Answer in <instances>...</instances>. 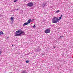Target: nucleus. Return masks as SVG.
Instances as JSON below:
<instances>
[{"mask_svg":"<svg viewBox=\"0 0 73 73\" xmlns=\"http://www.w3.org/2000/svg\"><path fill=\"white\" fill-rule=\"evenodd\" d=\"M14 34H15V35H14L15 36L17 37L24 35L25 33H24V31H23L22 30H19L15 32Z\"/></svg>","mask_w":73,"mask_h":73,"instance_id":"obj_1","label":"nucleus"},{"mask_svg":"<svg viewBox=\"0 0 73 73\" xmlns=\"http://www.w3.org/2000/svg\"><path fill=\"white\" fill-rule=\"evenodd\" d=\"M59 20L60 19H58V18L57 17H54L52 19V23L55 24L57 23L58 22H59Z\"/></svg>","mask_w":73,"mask_h":73,"instance_id":"obj_2","label":"nucleus"},{"mask_svg":"<svg viewBox=\"0 0 73 73\" xmlns=\"http://www.w3.org/2000/svg\"><path fill=\"white\" fill-rule=\"evenodd\" d=\"M27 5L28 7H31L33 6V4L32 2H29L27 4Z\"/></svg>","mask_w":73,"mask_h":73,"instance_id":"obj_3","label":"nucleus"},{"mask_svg":"<svg viewBox=\"0 0 73 73\" xmlns=\"http://www.w3.org/2000/svg\"><path fill=\"white\" fill-rule=\"evenodd\" d=\"M45 33H50V30L49 29H47L45 31Z\"/></svg>","mask_w":73,"mask_h":73,"instance_id":"obj_4","label":"nucleus"},{"mask_svg":"<svg viewBox=\"0 0 73 73\" xmlns=\"http://www.w3.org/2000/svg\"><path fill=\"white\" fill-rule=\"evenodd\" d=\"M47 6V4H46V3H43L42 5V7H44L45 6Z\"/></svg>","mask_w":73,"mask_h":73,"instance_id":"obj_5","label":"nucleus"},{"mask_svg":"<svg viewBox=\"0 0 73 73\" xmlns=\"http://www.w3.org/2000/svg\"><path fill=\"white\" fill-rule=\"evenodd\" d=\"M10 20L12 21V22H13V21H14V17H11Z\"/></svg>","mask_w":73,"mask_h":73,"instance_id":"obj_6","label":"nucleus"},{"mask_svg":"<svg viewBox=\"0 0 73 73\" xmlns=\"http://www.w3.org/2000/svg\"><path fill=\"white\" fill-rule=\"evenodd\" d=\"M27 72L26 70H23L21 72V73H27Z\"/></svg>","mask_w":73,"mask_h":73,"instance_id":"obj_7","label":"nucleus"},{"mask_svg":"<svg viewBox=\"0 0 73 73\" xmlns=\"http://www.w3.org/2000/svg\"><path fill=\"white\" fill-rule=\"evenodd\" d=\"M31 19H29L28 21H27V23H28V24H29L30 23H31Z\"/></svg>","mask_w":73,"mask_h":73,"instance_id":"obj_8","label":"nucleus"},{"mask_svg":"<svg viewBox=\"0 0 73 73\" xmlns=\"http://www.w3.org/2000/svg\"><path fill=\"white\" fill-rule=\"evenodd\" d=\"M28 23H25L23 24V26H25V25H28Z\"/></svg>","mask_w":73,"mask_h":73,"instance_id":"obj_9","label":"nucleus"},{"mask_svg":"<svg viewBox=\"0 0 73 73\" xmlns=\"http://www.w3.org/2000/svg\"><path fill=\"white\" fill-rule=\"evenodd\" d=\"M4 33H3V31H0V36L1 35H3Z\"/></svg>","mask_w":73,"mask_h":73,"instance_id":"obj_10","label":"nucleus"},{"mask_svg":"<svg viewBox=\"0 0 73 73\" xmlns=\"http://www.w3.org/2000/svg\"><path fill=\"white\" fill-rule=\"evenodd\" d=\"M63 37H64V36H60L59 37V38H63Z\"/></svg>","mask_w":73,"mask_h":73,"instance_id":"obj_11","label":"nucleus"},{"mask_svg":"<svg viewBox=\"0 0 73 73\" xmlns=\"http://www.w3.org/2000/svg\"><path fill=\"white\" fill-rule=\"evenodd\" d=\"M60 12V10H57L56 11V13H58V12Z\"/></svg>","mask_w":73,"mask_h":73,"instance_id":"obj_12","label":"nucleus"},{"mask_svg":"<svg viewBox=\"0 0 73 73\" xmlns=\"http://www.w3.org/2000/svg\"><path fill=\"white\" fill-rule=\"evenodd\" d=\"M18 0H14V3H16V1H17Z\"/></svg>","mask_w":73,"mask_h":73,"instance_id":"obj_13","label":"nucleus"},{"mask_svg":"<svg viewBox=\"0 0 73 73\" xmlns=\"http://www.w3.org/2000/svg\"><path fill=\"white\" fill-rule=\"evenodd\" d=\"M26 63H29V61L27 60V61H26Z\"/></svg>","mask_w":73,"mask_h":73,"instance_id":"obj_14","label":"nucleus"},{"mask_svg":"<svg viewBox=\"0 0 73 73\" xmlns=\"http://www.w3.org/2000/svg\"><path fill=\"white\" fill-rule=\"evenodd\" d=\"M2 52H1V50H0V55H1V54L2 53Z\"/></svg>","mask_w":73,"mask_h":73,"instance_id":"obj_15","label":"nucleus"},{"mask_svg":"<svg viewBox=\"0 0 73 73\" xmlns=\"http://www.w3.org/2000/svg\"><path fill=\"white\" fill-rule=\"evenodd\" d=\"M33 28H35V25H34L33 26Z\"/></svg>","mask_w":73,"mask_h":73,"instance_id":"obj_16","label":"nucleus"},{"mask_svg":"<svg viewBox=\"0 0 73 73\" xmlns=\"http://www.w3.org/2000/svg\"><path fill=\"white\" fill-rule=\"evenodd\" d=\"M31 22H33V20H31Z\"/></svg>","mask_w":73,"mask_h":73,"instance_id":"obj_17","label":"nucleus"},{"mask_svg":"<svg viewBox=\"0 0 73 73\" xmlns=\"http://www.w3.org/2000/svg\"><path fill=\"white\" fill-rule=\"evenodd\" d=\"M59 19H60H60H61V17H59Z\"/></svg>","mask_w":73,"mask_h":73,"instance_id":"obj_18","label":"nucleus"},{"mask_svg":"<svg viewBox=\"0 0 73 73\" xmlns=\"http://www.w3.org/2000/svg\"><path fill=\"white\" fill-rule=\"evenodd\" d=\"M61 17H62V15H61Z\"/></svg>","mask_w":73,"mask_h":73,"instance_id":"obj_19","label":"nucleus"},{"mask_svg":"<svg viewBox=\"0 0 73 73\" xmlns=\"http://www.w3.org/2000/svg\"><path fill=\"white\" fill-rule=\"evenodd\" d=\"M37 51H38V52H40V50H37Z\"/></svg>","mask_w":73,"mask_h":73,"instance_id":"obj_20","label":"nucleus"},{"mask_svg":"<svg viewBox=\"0 0 73 73\" xmlns=\"http://www.w3.org/2000/svg\"><path fill=\"white\" fill-rule=\"evenodd\" d=\"M18 10H19V9H17V11H18Z\"/></svg>","mask_w":73,"mask_h":73,"instance_id":"obj_21","label":"nucleus"},{"mask_svg":"<svg viewBox=\"0 0 73 73\" xmlns=\"http://www.w3.org/2000/svg\"><path fill=\"white\" fill-rule=\"evenodd\" d=\"M54 48H55V46H54Z\"/></svg>","mask_w":73,"mask_h":73,"instance_id":"obj_22","label":"nucleus"},{"mask_svg":"<svg viewBox=\"0 0 73 73\" xmlns=\"http://www.w3.org/2000/svg\"><path fill=\"white\" fill-rule=\"evenodd\" d=\"M12 46H13V44H12Z\"/></svg>","mask_w":73,"mask_h":73,"instance_id":"obj_23","label":"nucleus"}]
</instances>
